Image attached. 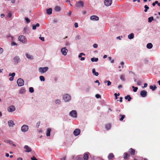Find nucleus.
<instances>
[{
    "mask_svg": "<svg viewBox=\"0 0 160 160\" xmlns=\"http://www.w3.org/2000/svg\"><path fill=\"white\" fill-rule=\"evenodd\" d=\"M29 91L31 93H33L34 91L33 88L32 87L29 88Z\"/></svg>",
    "mask_w": 160,
    "mask_h": 160,
    "instance_id": "79ce46f5",
    "label": "nucleus"
},
{
    "mask_svg": "<svg viewBox=\"0 0 160 160\" xmlns=\"http://www.w3.org/2000/svg\"><path fill=\"white\" fill-rule=\"evenodd\" d=\"M75 6L77 8L83 7L84 6L83 3L82 1H80L76 2Z\"/></svg>",
    "mask_w": 160,
    "mask_h": 160,
    "instance_id": "9b49d317",
    "label": "nucleus"
},
{
    "mask_svg": "<svg viewBox=\"0 0 160 160\" xmlns=\"http://www.w3.org/2000/svg\"><path fill=\"white\" fill-rule=\"evenodd\" d=\"M88 153L85 154L83 156L84 160H88Z\"/></svg>",
    "mask_w": 160,
    "mask_h": 160,
    "instance_id": "c85d7f7f",
    "label": "nucleus"
},
{
    "mask_svg": "<svg viewBox=\"0 0 160 160\" xmlns=\"http://www.w3.org/2000/svg\"><path fill=\"white\" fill-rule=\"evenodd\" d=\"M74 26L75 28H77L78 27V24L77 22L74 23Z\"/></svg>",
    "mask_w": 160,
    "mask_h": 160,
    "instance_id": "13d9d810",
    "label": "nucleus"
},
{
    "mask_svg": "<svg viewBox=\"0 0 160 160\" xmlns=\"http://www.w3.org/2000/svg\"><path fill=\"white\" fill-rule=\"evenodd\" d=\"M47 13L48 15H50L52 13V9L51 8H49L46 10Z\"/></svg>",
    "mask_w": 160,
    "mask_h": 160,
    "instance_id": "4be33fe9",
    "label": "nucleus"
},
{
    "mask_svg": "<svg viewBox=\"0 0 160 160\" xmlns=\"http://www.w3.org/2000/svg\"><path fill=\"white\" fill-rule=\"evenodd\" d=\"M82 55L85 56V54L81 52L80 54H79V55L78 56V57L79 58H81L82 56Z\"/></svg>",
    "mask_w": 160,
    "mask_h": 160,
    "instance_id": "49530a36",
    "label": "nucleus"
},
{
    "mask_svg": "<svg viewBox=\"0 0 160 160\" xmlns=\"http://www.w3.org/2000/svg\"><path fill=\"white\" fill-rule=\"evenodd\" d=\"M92 73L93 74L95 75V76H98V72H96L95 69V68H93L92 69Z\"/></svg>",
    "mask_w": 160,
    "mask_h": 160,
    "instance_id": "393cba45",
    "label": "nucleus"
},
{
    "mask_svg": "<svg viewBox=\"0 0 160 160\" xmlns=\"http://www.w3.org/2000/svg\"><path fill=\"white\" fill-rule=\"evenodd\" d=\"M39 78L41 81H44L45 80V78L44 76H41L39 77Z\"/></svg>",
    "mask_w": 160,
    "mask_h": 160,
    "instance_id": "4c0bfd02",
    "label": "nucleus"
},
{
    "mask_svg": "<svg viewBox=\"0 0 160 160\" xmlns=\"http://www.w3.org/2000/svg\"><path fill=\"white\" fill-rule=\"evenodd\" d=\"M122 38V36H121V37L118 36V37H117V39H119V40H121V39Z\"/></svg>",
    "mask_w": 160,
    "mask_h": 160,
    "instance_id": "338daca9",
    "label": "nucleus"
},
{
    "mask_svg": "<svg viewBox=\"0 0 160 160\" xmlns=\"http://www.w3.org/2000/svg\"><path fill=\"white\" fill-rule=\"evenodd\" d=\"M16 108L13 105H12L8 108L7 110L9 112H12L15 110Z\"/></svg>",
    "mask_w": 160,
    "mask_h": 160,
    "instance_id": "1a4fd4ad",
    "label": "nucleus"
},
{
    "mask_svg": "<svg viewBox=\"0 0 160 160\" xmlns=\"http://www.w3.org/2000/svg\"><path fill=\"white\" fill-rule=\"evenodd\" d=\"M157 3H158V1H155V2H153L152 3V5L153 6H155V4H157Z\"/></svg>",
    "mask_w": 160,
    "mask_h": 160,
    "instance_id": "4d7b16f0",
    "label": "nucleus"
},
{
    "mask_svg": "<svg viewBox=\"0 0 160 160\" xmlns=\"http://www.w3.org/2000/svg\"><path fill=\"white\" fill-rule=\"evenodd\" d=\"M141 83V81L139 80V81H138L137 84L138 85V86H140Z\"/></svg>",
    "mask_w": 160,
    "mask_h": 160,
    "instance_id": "6e6d98bb",
    "label": "nucleus"
},
{
    "mask_svg": "<svg viewBox=\"0 0 160 160\" xmlns=\"http://www.w3.org/2000/svg\"><path fill=\"white\" fill-rule=\"evenodd\" d=\"M69 115L72 118H76L77 116V112L76 110H72L70 112Z\"/></svg>",
    "mask_w": 160,
    "mask_h": 160,
    "instance_id": "20e7f679",
    "label": "nucleus"
},
{
    "mask_svg": "<svg viewBox=\"0 0 160 160\" xmlns=\"http://www.w3.org/2000/svg\"><path fill=\"white\" fill-rule=\"evenodd\" d=\"M63 99L65 102H69L71 99V97L68 94H65L63 96Z\"/></svg>",
    "mask_w": 160,
    "mask_h": 160,
    "instance_id": "f257e3e1",
    "label": "nucleus"
},
{
    "mask_svg": "<svg viewBox=\"0 0 160 160\" xmlns=\"http://www.w3.org/2000/svg\"><path fill=\"white\" fill-rule=\"evenodd\" d=\"M29 129L28 125H23L21 127V131L23 132H25L27 131Z\"/></svg>",
    "mask_w": 160,
    "mask_h": 160,
    "instance_id": "39448f33",
    "label": "nucleus"
},
{
    "mask_svg": "<svg viewBox=\"0 0 160 160\" xmlns=\"http://www.w3.org/2000/svg\"><path fill=\"white\" fill-rule=\"evenodd\" d=\"M111 127V125L110 124H107L105 126V128L107 130H109L110 129Z\"/></svg>",
    "mask_w": 160,
    "mask_h": 160,
    "instance_id": "473e14b6",
    "label": "nucleus"
},
{
    "mask_svg": "<svg viewBox=\"0 0 160 160\" xmlns=\"http://www.w3.org/2000/svg\"><path fill=\"white\" fill-rule=\"evenodd\" d=\"M81 131L79 129H76L73 131L74 135L76 136L79 135Z\"/></svg>",
    "mask_w": 160,
    "mask_h": 160,
    "instance_id": "f8f14e48",
    "label": "nucleus"
},
{
    "mask_svg": "<svg viewBox=\"0 0 160 160\" xmlns=\"http://www.w3.org/2000/svg\"><path fill=\"white\" fill-rule=\"evenodd\" d=\"M98 58H91V61L92 62H97L98 61Z\"/></svg>",
    "mask_w": 160,
    "mask_h": 160,
    "instance_id": "c9c22d12",
    "label": "nucleus"
},
{
    "mask_svg": "<svg viewBox=\"0 0 160 160\" xmlns=\"http://www.w3.org/2000/svg\"><path fill=\"white\" fill-rule=\"evenodd\" d=\"M128 38L129 39H132L134 38V34L133 33H131L128 36Z\"/></svg>",
    "mask_w": 160,
    "mask_h": 160,
    "instance_id": "a878e982",
    "label": "nucleus"
},
{
    "mask_svg": "<svg viewBox=\"0 0 160 160\" xmlns=\"http://www.w3.org/2000/svg\"><path fill=\"white\" fill-rule=\"evenodd\" d=\"M90 19L92 20L95 21L98 20L99 18L98 16L93 15L90 17Z\"/></svg>",
    "mask_w": 160,
    "mask_h": 160,
    "instance_id": "2eb2a0df",
    "label": "nucleus"
},
{
    "mask_svg": "<svg viewBox=\"0 0 160 160\" xmlns=\"http://www.w3.org/2000/svg\"><path fill=\"white\" fill-rule=\"evenodd\" d=\"M129 152L131 155H135V150L132 149V148H131L129 150Z\"/></svg>",
    "mask_w": 160,
    "mask_h": 160,
    "instance_id": "412c9836",
    "label": "nucleus"
},
{
    "mask_svg": "<svg viewBox=\"0 0 160 160\" xmlns=\"http://www.w3.org/2000/svg\"><path fill=\"white\" fill-rule=\"evenodd\" d=\"M112 3V0H105L104 4L107 7L110 6Z\"/></svg>",
    "mask_w": 160,
    "mask_h": 160,
    "instance_id": "6e6552de",
    "label": "nucleus"
},
{
    "mask_svg": "<svg viewBox=\"0 0 160 160\" xmlns=\"http://www.w3.org/2000/svg\"><path fill=\"white\" fill-rule=\"evenodd\" d=\"M24 81L21 78H19L18 79L17 81V83L19 86H22L24 85Z\"/></svg>",
    "mask_w": 160,
    "mask_h": 160,
    "instance_id": "0eeeda50",
    "label": "nucleus"
},
{
    "mask_svg": "<svg viewBox=\"0 0 160 160\" xmlns=\"http://www.w3.org/2000/svg\"><path fill=\"white\" fill-rule=\"evenodd\" d=\"M108 59L109 60L111 61V63H113L114 62V60H112V58L111 57H109Z\"/></svg>",
    "mask_w": 160,
    "mask_h": 160,
    "instance_id": "09e8293b",
    "label": "nucleus"
},
{
    "mask_svg": "<svg viewBox=\"0 0 160 160\" xmlns=\"http://www.w3.org/2000/svg\"><path fill=\"white\" fill-rule=\"evenodd\" d=\"M153 20V18L152 17H149L148 18V22H151Z\"/></svg>",
    "mask_w": 160,
    "mask_h": 160,
    "instance_id": "ea45409f",
    "label": "nucleus"
},
{
    "mask_svg": "<svg viewBox=\"0 0 160 160\" xmlns=\"http://www.w3.org/2000/svg\"><path fill=\"white\" fill-rule=\"evenodd\" d=\"M152 47V44L151 43H148L147 45V48L148 49H151Z\"/></svg>",
    "mask_w": 160,
    "mask_h": 160,
    "instance_id": "7c9ffc66",
    "label": "nucleus"
},
{
    "mask_svg": "<svg viewBox=\"0 0 160 160\" xmlns=\"http://www.w3.org/2000/svg\"><path fill=\"white\" fill-rule=\"evenodd\" d=\"M68 52V50L65 47L61 49V52L64 56H66Z\"/></svg>",
    "mask_w": 160,
    "mask_h": 160,
    "instance_id": "9d476101",
    "label": "nucleus"
},
{
    "mask_svg": "<svg viewBox=\"0 0 160 160\" xmlns=\"http://www.w3.org/2000/svg\"><path fill=\"white\" fill-rule=\"evenodd\" d=\"M94 82H95V83H98V86L100 84V83L99 82V81L98 80H97L96 81H95Z\"/></svg>",
    "mask_w": 160,
    "mask_h": 160,
    "instance_id": "0e129e2a",
    "label": "nucleus"
},
{
    "mask_svg": "<svg viewBox=\"0 0 160 160\" xmlns=\"http://www.w3.org/2000/svg\"><path fill=\"white\" fill-rule=\"evenodd\" d=\"M95 97L96 98H101V96L99 94H97L96 95Z\"/></svg>",
    "mask_w": 160,
    "mask_h": 160,
    "instance_id": "3c124183",
    "label": "nucleus"
},
{
    "mask_svg": "<svg viewBox=\"0 0 160 160\" xmlns=\"http://www.w3.org/2000/svg\"><path fill=\"white\" fill-rule=\"evenodd\" d=\"M18 39L19 41L22 42V43H27V39L24 36H20L18 38Z\"/></svg>",
    "mask_w": 160,
    "mask_h": 160,
    "instance_id": "f03ea898",
    "label": "nucleus"
},
{
    "mask_svg": "<svg viewBox=\"0 0 160 160\" xmlns=\"http://www.w3.org/2000/svg\"><path fill=\"white\" fill-rule=\"evenodd\" d=\"M24 148L26 150L25 152H30L32 151L31 148L28 145H25Z\"/></svg>",
    "mask_w": 160,
    "mask_h": 160,
    "instance_id": "4468645a",
    "label": "nucleus"
},
{
    "mask_svg": "<svg viewBox=\"0 0 160 160\" xmlns=\"http://www.w3.org/2000/svg\"><path fill=\"white\" fill-rule=\"evenodd\" d=\"M147 86H148V84L147 83H145L144 84V86L142 87V88H145L147 87Z\"/></svg>",
    "mask_w": 160,
    "mask_h": 160,
    "instance_id": "052dcab7",
    "label": "nucleus"
},
{
    "mask_svg": "<svg viewBox=\"0 0 160 160\" xmlns=\"http://www.w3.org/2000/svg\"><path fill=\"white\" fill-rule=\"evenodd\" d=\"M3 51V50L2 48L0 47V54H2Z\"/></svg>",
    "mask_w": 160,
    "mask_h": 160,
    "instance_id": "864d4df0",
    "label": "nucleus"
},
{
    "mask_svg": "<svg viewBox=\"0 0 160 160\" xmlns=\"http://www.w3.org/2000/svg\"><path fill=\"white\" fill-rule=\"evenodd\" d=\"M25 20L26 22L28 23H29L30 22V20L28 18H25Z\"/></svg>",
    "mask_w": 160,
    "mask_h": 160,
    "instance_id": "de8ad7c7",
    "label": "nucleus"
},
{
    "mask_svg": "<svg viewBox=\"0 0 160 160\" xmlns=\"http://www.w3.org/2000/svg\"><path fill=\"white\" fill-rule=\"evenodd\" d=\"M48 69V67L43 68L40 67L38 68L39 72L41 73H44L47 72Z\"/></svg>",
    "mask_w": 160,
    "mask_h": 160,
    "instance_id": "7ed1b4c3",
    "label": "nucleus"
},
{
    "mask_svg": "<svg viewBox=\"0 0 160 160\" xmlns=\"http://www.w3.org/2000/svg\"><path fill=\"white\" fill-rule=\"evenodd\" d=\"M15 73L14 72H13L12 73H9V76H11L12 77H10L9 78V80L10 81H12L13 80L14 77L15 76Z\"/></svg>",
    "mask_w": 160,
    "mask_h": 160,
    "instance_id": "f3484780",
    "label": "nucleus"
},
{
    "mask_svg": "<svg viewBox=\"0 0 160 160\" xmlns=\"http://www.w3.org/2000/svg\"><path fill=\"white\" fill-rule=\"evenodd\" d=\"M120 79L122 81H125V76L123 75H122L120 76Z\"/></svg>",
    "mask_w": 160,
    "mask_h": 160,
    "instance_id": "e433bc0d",
    "label": "nucleus"
},
{
    "mask_svg": "<svg viewBox=\"0 0 160 160\" xmlns=\"http://www.w3.org/2000/svg\"><path fill=\"white\" fill-rule=\"evenodd\" d=\"M147 92L145 90H142L140 92V95L142 97H145L147 95Z\"/></svg>",
    "mask_w": 160,
    "mask_h": 160,
    "instance_id": "ddd939ff",
    "label": "nucleus"
},
{
    "mask_svg": "<svg viewBox=\"0 0 160 160\" xmlns=\"http://www.w3.org/2000/svg\"><path fill=\"white\" fill-rule=\"evenodd\" d=\"M77 160H82V158H80V157H78Z\"/></svg>",
    "mask_w": 160,
    "mask_h": 160,
    "instance_id": "774afa93",
    "label": "nucleus"
},
{
    "mask_svg": "<svg viewBox=\"0 0 160 160\" xmlns=\"http://www.w3.org/2000/svg\"><path fill=\"white\" fill-rule=\"evenodd\" d=\"M8 17L9 18H11L12 17V14L10 13H9L8 14Z\"/></svg>",
    "mask_w": 160,
    "mask_h": 160,
    "instance_id": "69168bd1",
    "label": "nucleus"
},
{
    "mask_svg": "<svg viewBox=\"0 0 160 160\" xmlns=\"http://www.w3.org/2000/svg\"><path fill=\"white\" fill-rule=\"evenodd\" d=\"M125 99L127 100L128 101H130L131 99V98L129 95H128L125 97Z\"/></svg>",
    "mask_w": 160,
    "mask_h": 160,
    "instance_id": "c756f323",
    "label": "nucleus"
},
{
    "mask_svg": "<svg viewBox=\"0 0 160 160\" xmlns=\"http://www.w3.org/2000/svg\"><path fill=\"white\" fill-rule=\"evenodd\" d=\"M54 102L55 104L57 105H60L62 103L61 100L59 99H55L54 101Z\"/></svg>",
    "mask_w": 160,
    "mask_h": 160,
    "instance_id": "dca6fc26",
    "label": "nucleus"
},
{
    "mask_svg": "<svg viewBox=\"0 0 160 160\" xmlns=\"http://www.w3.org/2000/svg\"><path fill=\"white\" fill-rule=\"evenodd\" d=\"M104 82L105 84L107 83V86H110L112 83L110 81L107 80H104Z\"/></svg>",
    "mask_w": 160,
    "mask_h": 160,
    "instance_id": "5701e85b",
    "label": "nucleus"
},
{
    "mask_svg": "<svg viewBox=\"0 0 160 160\" xmlns=\"http://www.w3.org/2000/svg\"><path fill=\"white\" fill-rule=\"evenodd\" d=\"M61 9L60 7L58 6H56L54 8V10L57 12H59L61 11Z\"/></svg>",
    "mask_w": 160,
    "mask_h": 160,
    "instance_id": "b1692460",
    "label": "nucleus"
},
{
    "mask_svg": "<svg viewBox=\"0 0 160 160\" xmlns=\"http://www.w3.org/2000/svg\"><path fill=\"white\" fill-rule=\"evenodd\" d=\"M0 16L2 18H3L5 16L4 14L3 13L1 14Z\"/></svg>",
    "mask_w": 160,
    "mask_h": 160,
    "instance_id": "e2e57ef3",
    "label": "nucleus"
},
{
    "mask_svg": "<svg viewBox=\"0 0 160 160\" xmlns=\"http://www.w3.org/2000/svg\"><path fill=\"white\" fill-rule=\"evenodd\" d=\"M144 8H145V9L144 10V12H147L148 10L149 9V7L147 5H145L144 6Z\"/></svg>",
    "mask_w": 160,
    "mask_h": 160,
    "instance_id": "58836bf2",
    "label": "nucleus"
},
{
    "mask_svg": "<svg viewBox=\"0 0 160 160\" xmlns=\"http://www.w3.org/2000/svg\"><path fill=\"white\" fill-rule=\"evenodd\" d=\"M8 126L9 127H13L14 125V123L12 120H10L8 121Z\"/></svg>",
    "mask_w": 160,
    "mask_h": 160,
    "instance_id": "6ab92c4d",
    "label": "nucleus"
},
{
    "mask_svg": "<svg viewBox=\"0 0 160 160\" xmlns=\"http://www.w3.org/2000/svg\"><path fill=\"white\" fill-rule=\"evenodd\" d=\"M31 159L32 160H38V159L34 157H32Z\"/></svg>",
    "mask_w": 160,
    "mask_h": 160,
    "instance_id": "680f3d73",
    "label": "nucleus"
},
{
    "mask_svg": "<svg viewBox=\"0 0 160 160\" xmlns=\"http://www.w3.org/2000/svg\"><path fill=\"white\" fill-rule=\"evenodd\" d=\"M11 45L12 46H17V44L14 41H12L11 43Z\"/></svg>",
    "mask_w": 160,
    "mask_h": 160,
    "instance_id": "a18cd8bd",
    "label": "nucleus"
},
{
    "mask_svg": "<svg viewBox=\"0 0 160 160\" xmlns=\"http://www.w3.org/2000/svg\"><path fill=\"white\" fill-rule=\"evenodd\" d=\"M51 129L48 128L46 132V135L47 136H50V135Z\"/></svg>",
    "mask_w": 160,
    "mask_h": 160,
    "instance_id": "cd10ccee",
    "label": "nucleus"
},
{
    "mask_svg": "<svg viewBox=\"0 0 160 160\" xmlns=\"http://www.w3.org/2000/svg\"><path fill=\"white\" fill-rule=\"evenodd\" d=\"M21 61L20 59L19 56H15L13 58V62L15 64H17L19 63Z\"/></svg>",
    "mask_w": 160,
    "mask_h": 160,
    "instance_id": "423d86ee",
    "label": "nucleus"
},
{
    "mask_svg": "<svg viewBox=\"0 0 160 160\" xmlns=\"http://www.w3.org/2000/svg\"><path fill=\"white\" fill-rule=\"evenodd\" d=\"M39 38L42 41H44V38L43 37H39Z\"/></svg>",
    "mask_w": 160,
    "mask_h": 160,
    "instance_id": "5fc2aeb1",
    "label": "nucleus"
},
{
    "mask_svg": "<svg viewBox=\"0 0 160 160\" xmlns=\"http://www.w3.org/2000/svg\"><path fill=\"white\" fill-rule=\"evenodd\" d=\"M114 156L112 153H110L108 156V158L109 159H111L114 157Z\"/></svg>",
    "mask_w": 160,
    "mask_h": 160,
    "instance_id": "bb28decb",
    "label": "nucleus"
},
{
    "mask_svg": "<svg viewBox=\"0 0 160 160\" xmlns=\"http://www.w3.org/2000/svg\"><path fill=\"white\" fill-rule=\"evenodd\" d=\"M4 142H5L8 143L10 144H11V145H12V144H13V142L11 140H8V141H5Z\"/></svg>",
    "mask_w": 160,
    "mask_h": 160,
    "instance_id": "37998d69",
    "label": "nucleus"
},
{
    "mask_svg": "<svg viewBox=\"0 0 160 160\" xmlns=\"http://www.w3.org/2000/svg\"><path fill=\"white\" fill-rule=\"evenodd\" d=\"M76 38L78 40H79L81 38L80 36L79 35H78L76 36Z\"/></svg>",
    "mask_w": 160,
    "mask_h": 160,
    "instance_id": "bf43d9fd",
    "label": "nucleus"
},
{
    "mask_svg": "<svg viewBox=\"0 0 160 160\" xmlns=\"http://www.w3.org/2000/svg\"><path fill=\"white\" fill-rule=\"evenodd\" d=\"M39 23H37L35 25H33L32 26V29L35 30L36 29V28L39 27Z\"/></svg>",
    "mask_w": 160,
    "mask_h": 160,
    "instance_id": "2f4dec72",
    "label": "nucleus"
},
{
    "mask_svg": "<svg viewBox=\"0 0 160 160\" xmlns=\"http://www.w3.org/2000/svg\"><path fill=\"white\" fill-rule=\"evenodd\" d=\"M120 116H121V118L119 119V120L121 121H122L124 118L125 116L124 115H121Z\"/></svg>",
    "mask_w": 160,
    "mask_h": 160,
    "instance_id": "c03bdc74",
    "label": "nucleus"
},
{
    "mask_svg": "<svg viewBox=\"0 0 160 160\" xmlns=\"http://www.w3.org/2000/svg\"><path fill=\"white\" fill-rule=\"evenodd\" d=\"M25 56L28 59L32 60L33 59V57L32 55L29 54L28 53H26L25 54Z\"/></svg>",
    "mask_w": 160,
    "mask_h": 160,
    "instance_id": "a211bd4d",
    "label": "nucleus"
},
{
    "mask_svg": "<svg viewBox=\"0 0 160 160\" xmlns=\"http://www.w3.org/2000/svg\"><path fill=\"white\" fill-rule=\"evenodd\" d=\"M114 95L115 97V99H117L118 98L117 96H119V93H118V94H117V93H115Z\"/></svg>",
    "mask_w": 160,
    "mask_h": 160,
    "instance_id": "8fccbe9b",
    "label": "nucleus"
},
{
    "mask_svg": "<svg viewBox=\"0 0 160 160\" xmlns=\"http://www.w3.org/2000/svg\"><path fill=\"white\" fill-rule=\"evenodd\" d=\"M93 48H98V45L97 44H94L93 45Z\"/></svg>",
    "mask_w": 160,
    "mask_h": 160,
    "instance_id": "603ef678",
    "label": "nucleus"
},
{
    "mask_svg": "<svg viewBox=\"0 0 160 160\" xmlns=\"http://www.w3.org/2000/svg\"><path fill=\"white\" fill-rule=\"evenodd\" d=\"M124 158L125 159H127V158L130 156V155L128 154L127 153H124Z\"/></svg>",
    "mask_w": 160,
    "mask_h": 160,
    "instance_id": "f704fd0d",
    "label": "nucleus"
},
{
    "mask_svg": "<svg viewBox=\"0 0 160 160\" xmlns=\"http://www.w3.org/2000/svg\"><path fill=\"white\" fill-rule=\"evenodd\" d=\"M132 88H133V92H136L138 89V88L137 87H134V86H132Z\"/></svg>",
    "mask_w": 160,
    "mask_h": 160,
    "instance_id": "a19ab883",
    "label": "nucleus"
},
{
    "mask_svg": "<svg viewBox=\"0 0 160 160\" xmlns=\"http://www.w3.org/2000/svg\"><path fill=\"white\" fill-rule=\"evenodd\" d=\"M26 91L24 88H22L19 91V93L22 94H24L25 93Z\"/></svg>",
    "mask_w": 160,
    "mask_h": 160,
    "instance_id": "aec40b11",
    "label": "nucleus"
},
{
    "mask_svg": "<svg viewBox=\"0 0 160 160\" xmlns=\"http://www.w3.org/2000/svg\"><path fill=\"white\" fill-rule=\"evenodd\" d=\"M150 89H152V91L155 90L157 88V87L155 85L152 86L151 85L150 86Z\"/></svg>",
    "mask_w": 160,
    "mask_h": 160,
    "instance_id": "72a5a7b5",
    "label": "nucleus"
}]
</instances>
